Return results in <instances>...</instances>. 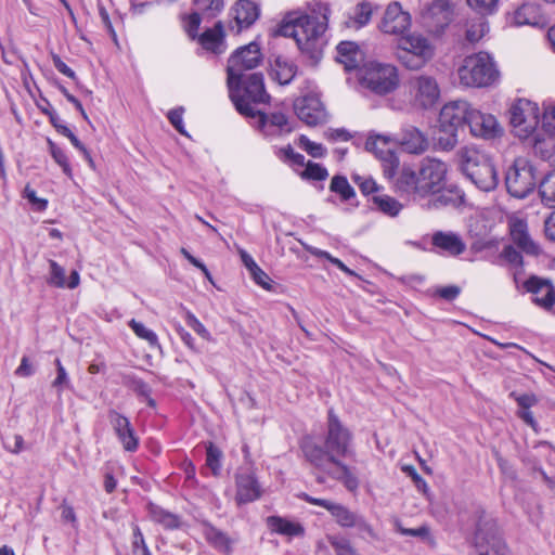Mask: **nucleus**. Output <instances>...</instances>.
I'll return each instance as SVG.
<instances>
[{"instance_id": "nucleus-12", "label": "nucleus", "mask_w": 555, "mask_h": 555, "mask_svg": "<svg viewBox=\"0 0 555 555\" xmlns=\"http://www.w3.org/2000/svg\"><path fill=\"white\" fill-rule=\"evenodd\" d=\"M411 103L415 107L430 108L440 96V89L437 80L427 75H418L411 78L408 82Z\"/></svg>"}, {"instance_id": "nucleus-15", "label": "nucleus", "mask_w": 555, "mask_h": 555, "mask_svg": "<svg viewBox=\"0 0 555 555\" xmlns=\"http://www.w3.org/2000/svg\"><path fill=\"white\" fill-rule=\"evenodd\" d=\"M411 26V15L402 10L399 2L388 4L379 28L384 34L403 36Z\"/></svg>"}, {"instance_id": "nucleus-25", "label": "nucleus", "mask_w": 555, "mask_h": 555, "mask_svg": "<svg viewBox=\"0 0 555 555\" xmlns=\"http://www.w3.org/2000/svg\"><path fill=\"white\" fill-rule=\"evenodd\" d=\"M233 13L236 24V34H240L244 28H248L257 21L260 10L258 5L250 0H238L233 8Z\"/></svg>"}, {"instance_id": "nucleus-50", "label": "nucleus", "mask_w": 555, "mask_h": 555, "mask_svg": "<svg viewBox=\"0 0 555 555\" xmlns=\"http://www.w3.org/2000/svg\"><path fill=\"white\" fill-rule=\"evenodd\" d=\"M195 2L208 17H215L224 7L223 0H195Z\"/></svg>"}, {"instance_id": "nucleus-51", "label": "nucleus", "mask_w": 555, "mask_h": 555, "mask_svg": "<svg viewBox=\"0 0 555 555\" xmlns=\"http://www.w3.org/2000/svg\"><path fill=\"white\" fill-rule=\"evenodd\" d=\"M186 324L203 339L207 341H211L212 337L208 330L205 327V325L190 311H188L186 317Z\"/></svg>"}, {"instance_id": "nucleus-2", "label": "nucleus", "mask_w": 555, "mask_h": 555, "mask_svg": "<svg viewBox=\"0 0 555 555\" xmlns=\"http://www.w3.org/2000/svg\"><path fill=\"white\" fill-rule=\"evenodd\" d=\"M309 13L289 16L280 27V34L293 37L302 52L315 53L319 41L327 29L330 8L326 3H309Z\"/></svg>"}, {"instance_id": "nucleus-55", "label": "nucleus", "mask_w": 555, "mask_h": 555, "mask_svg": "<svg viewBox=\"0 0 555 555\" xmlns=\"http://www.w3.org/2000/svg\"><path fill=\"white\" fill-rule=\"evenodd\" d=\"M499 0H467L468 5L481 14H491L496 9Z\"/></svg>"}, {"instance_id": "nucleus-5", "label": "nucleus", "mask_w": 555, "mask_h": 555, "mask_svg": "<svg viewBox=\"0 0 555 555\" xmlns=\"http://www.w3.org/2000/svg\"><path fill=\"white\" fill-rule=\"evenodd\" d=\"M459 78L466 87L485 88L499 80L500 72L489 53L478 52L464 59L459 68Z\"/></svg>"}, {"instance_id": "nucleus-38", "label": "nucleus", "mask_w": 555, "mask_h": 555, "mask_svg": "<svg viewBox=\"0 0 555 555\" xmlns=\"http://www.w3.org/2000/svg\"><path fill=\"white\" fill-rule=\"evenodd\" d=\"M514 23L518 26L539 24V10L534 4L519 7L513 16Z\"/></svg>"}, {"instance_id": "nucleus-13", "label": "nucleus", "mask_w": 555, "mask_h": 555, "mask_svg": "<svg viewBox=\"0 0 555 555\" xmlns=\"http://www.w3.org/2000/svg\"><path fill=\"white\" fill-rule=\"evenodd\" d=\"M262 54L256 42L238 48L228 61V77L243 78L245 72L251 70L260 65Z\"/></svg>"}, {"instance_id": "nucleus-3", "label": "nucleus", "mask_w": 555, "mask_h": 555, "mask_svg": "<svg viewBox=\"0 0 555 555\" xmlns=\"http://www.w3.org/2000/svg\"><path fill=\"white\" fill-rule=\"evenodd\" d=\"M229 95L237 112L246 117H256L253 104L267 103L270 95L263 83V76L259 73H249L243 78L228 77Z\"/></svg>"}, {"instance_id": "nucleus-9", "label": "nucleus", "mask_w": 555, "mask_h": 555, "mask_svg": "<svg viewBox=\"0 0 555 555\" xmlns=\"http://www.w3.org/2000/svg\"><path fill=\"white\" fill-rule=\"evenodd\" d=\"M473 545L477 555H512L499 534L496 522L485 516L477 522Z\"/></svg>"}, {"instance_id": "nucleus-33", "label": "nucleus", "mask_w": 555, "mask_h": 555, "mask_svg": "<svg viewBox=\"0 0 555 555\" xmlns=\"http://www.w3.org/2000/svg\"><path fill=\"white\" fill-rule=\"evenodd\" d=\"M386 146L387 141L382 137L369 139L365 143L367 151L373 152L377 157L389 164V168L385 169V171L390 173L391 170L398 167L399 160L389 149L385 150Z\"/></svg>"}, {"instance_id": "nucleus-52", "label": "nucleus", "mask_w": 555, "mask_h": 555, "mask_svg": "<svg viewBox=\"0 0 555 555\" xmlns=\"http://www.w3.org/2000/svg\"><path fill=\"white\" fill-rule=\"evenodd\" d=\"M542 127L546 132L555 133V102L544 104Z\"/></svg>"}, {"instance_id": "nucleus-22", "label": "nucleus", "mask_w": 555, "mask_h": 555, "mask_svg": "<svg viewBox=\"0 0 555 555\" xmlns=\"http://www.w3.org/2000/svg\"><path fill=\"white\" fill-rule=\"evenodd\" d=\"M509 234L513 243L525 254L538 256L541 253L540 246L531 238L528 232L527 222L522 219H513L509 222Z\"/></svg>"}, {"instance_id": "nucleus-17", "label": "nucleus", "mask_w": 555, "mask_h": 555, "mask_svg": "<svg viewBox=\"0 0 555 555\" xmlns=\"http://www.w3.org/2000/svg\"><path fill=\"white\" fill-rule=\"evenodd\" d=\"M258 117V128L267 138L283 137L294 130V126L288 117L280 112L264 114L256 112Z\"/></svg>"}, {"instance_id": "nucleus-64", "label": "nucleus", "mask_w": 555, "mask_h": 555, "mask_svg": "<svg viewBox=\"0 0 555 555\" xmlns=\"http://www.w3.org/2000/svg\"><path fill=\"white\" fill-rule=\"evenodd\" d=\"M201 21V15L198 13H192L186 18L185 30L192 39H195L197 36Z\"/></svg>"}, {"instance_id": "nucleus-41", "label": "nucleus", "mask_w": 555, "mask_h": 555, "mask_svg": "<svg viewBox=\"0 0 555 555\" xmlns=\"http://www.w3.org/2000/svg\"><path fill=\"white\" fill-rule=\"evenodd\" d=\"M129 327L140 338L145 340L150 347L159 348L158 337L155 332L147 328L143 323L131 319L128 323Z\"/></svg>"}, {"instance_id": "nucleus-21", "label": "nucleus", "mask_w": 555, "mask_h": 555, "mask_svg": "<svg viewBox=\"0 0 555 555\" xmlns=\"http://www.w3.org/2000/svg\"><path fill=\"white\" fill-rule=\"evenodd\" d=\"M401 149L414 155L425 153L429 147L427 135L414 126L404 127L398 138Z\"/></svg>"}, {"instance_id": "nucleus-23", "label": "nucleus", "mask_w": 555, "mask_h": 555, "mask_svg": "<svg viewBox=\"0 0 555 555\" xmlns=\"http://www.w3.org/2000/svg\"><path fill=\"white\" fill-rule=\"evenodd\" d=\"M525 287L534 295L533 301L546 310H552L555 304V288L552 284L537 276L530 278Z\"/></svg>"}, {"instance_id": "nucleus-10", "label": "nucleus", "mask_w": 555, "mask_h": 555, "mask_svg": "<svg viewBox=\"0 0 555 555\" xmlns=\"http://www.w3.org/2000/svg\"><path fill=\"white\" fill-rule=\"evenodd\" d=\"M507 192L516 198H525L535 188L534 169L526 158H516L505 177Z\"/></svg>"}, {"instance_id": "nucleus-24", "label": "nucleus", "mask_w": 555, "mask_h": 555, "mask_svg": "<svg viewBox=\"0 0 555 555\" xmlns=\"http://www.w3.org/2000/svg\"><path fill=\"white\" fill-rule=\"evenodd\" d=\"M431 244L435 248L449 256H459L466 249V244L462 237L454 232H435L431 236Z\"/></svg>"}, {"instance_id": "nucleus-58", "label": "nucleus", "mask_w": 555, "mask_h": 555, "mask_svg": "<svg viewBox=\"0 0 555 555\" xmlns=\"http://www.w3.org/2000/svg\"><path fill=\"white\" fill-rule=\"evenodd\" d=\"M183 113H184V108L178 107V108L169 111L167 117H168L170 124L175 127V129L179 133H181L183 135H188V133L184 129V125H183Z\"/></svg>"}, {"instance_id": "nucleus-18", "label": "nucleus", "mask_w": 555, "mask_h": 555, "mask_svg": "<svg viewBox=\"0 0 555 555\" xmlns=\"http://www.w3.org/2000/svg\"><path fill=\"white\" fill-rule=\"evenodd\" d=\"M309 461L324 462V470L332 477L341 480L348 490L354 491L359 487L358 479L349 468L336 461L331 453H309Z\"/></svg>"}, {"instance_id": "nucleus-39", "label": "nucleus", "mask_w": 555, "mask_h": 555, "mask_svg": "<svg viewBox=\"0 0 555 555\" xmlns=\"http://www.w3.org/2000/svg\"><path fill=\"white\" fill-rule=\"evenodd\" d=\"M331 515L335 518L336 522L344 528H352L359 517L356 513L351 512L347 506L335 503L331 508Z\"/></svg>"}, {"instance_id": "nucleus-29", "label": "nucleus", "mask_w": 555, "mask_h": 555, "mask_svg": "<svg viewBox=\"0 0 555 555\" xmlns=\"http://www.w3.org/2000/svg\"><path fill=\"white\" fill-rule=\"evenodd\" d=\"M111 422L126 451H132L138 447L137 438L130 427L127 417L114 412L111 414Z\"/></svg>"}, {"instance_id": "nucleus-14", "label": "nucleus", "mask_w": 555, "mask_h": 555, "mask_svg": "<svg viewBox=\"0 0 555 555\" xmlns=\"http://www.w3.org/2000/svg\"><path fill=\"white\" fill-rule=\"evenodd\" d=\"M469 131L472 135L483 140H494L503 135V127L492 114L483 113L477 108H472L468 115Z\"/></svg>"}, {"instance_id": "nucleus-20", "label": "nucleus", "mask_w": 555, "mask_h": 555, "mask_svg": "<svg viewBox=\"0 0 555 555\" xmlns=\"http://www.w3.org/2000/svg\"><path fill=\"white\" fill-rule=\"evenodd\" d=\"M235 485V501L240 505L251 503L262 495V488L251 472L237 474Z\"/></svg>"}, {"instance_id": "nucleus-49", "label": "nucleus", "mask_w": 555, "mask_h": 555, "mask_svg": "<svg viewBox=\"0 0 555 555\" xmlns=\"http://www.w3.org/2000/svg\"><path fill=\"white\" fill-rule=\"evenodd\" d=\"M352 180L364 195L377 193L380 189L372 177L353 175Z\"/></svg>"}, {"instance_id": "nucleus-32", "label": "nucleus", "mask_w": 555, "mask_h": 555, "mask_svg": "<svg viewBox=\"0 0 555 555\" xmlns=\"http://www.w3.org/2000/svg\"><path fill=\"white\" fill-rule=\"evenodd\" d=\"M204 535L207 542L218 552L225 555L232 554L234 541L225 532L209 525L205 527Z\"/></svg>"}, {"instance_id": "nucleus-4", "label": "nucleus", "mask_w": 555, "mask_h": 555, "mask_svg": "<svg viewBox=\"0 0 555 555\" xmlns=\"http://www.w3.org/2000/svg\"><path fill=\"white\" fill-rule=\"evenodd\" d=\"M461 168L464 175L481 191L489 192L498 185V172L492 162L474 147L459 151Z\"/></svg>"}, {"instance_id": "nucleus-57", "label": "nucleus", "mask_w": 555, "mask_h": 555, "mask_svg": "<svg viewBox=\"0 0 555 555\" xmlns=\"http://www.w3.org/2000/svg\"><path fill=\"white\" fill-rule=\"evenodd\" d=\"M402 470L412 478L417 490L429 498V488L426 481L417 474L416 469L413 466L405 465L402 467Z\"/></svg>"}, {"instance_id": "nucleus-34", "label": "nucleus", "mask_w": 555, "mask_h": 555, "mask_svg": "<svg viewBox=\"0 0 555 555\" xmlns=\"http://www.w3.org/2000/svg\"><path fill=\"white\" fill-rule=\"evenodd\" d=\"M147 511L151 519L167 530L178 529L181 526L180 517L159 505L150 503Z\"/></svg>"}, {"instance_id": "nucleus-62", "label": "nucleus", "mask_w": 555, "mask_h": 555, "mask_svg": "<svg viewBox=\"0 0 555 555\" xmlns=\"http://www.w3.org/2000/svg\"><path fill=\"white\" fill-rule=\"evenodd\" d=\"M511 397H513L516 400L520 408L519 410H528L531 406L535 405L539 401L537 396L533 393L516 395L515 392H512Z\"/></svg>"}, {"instance_id": "nucleus-19", "label": "nucleus", "mask_w": 555, "mask_h": 555, "mask_svg": "<svg viewBox=\"0 0 555 555\" xmlns=\"http://www.w3.org/2000/svg\"><path fill=\"white\" fill-rule=\"evenodd\" d=\"M350 441V431L341 424L334 410L330 409L327 417V448L336 451H347Z\"/></svg>"}, {"instance_id": "nucleus-37", "label": "nucleus", "mask_w": 555, "mask_h": 555, "mask_svg": "<svg viewBox=\"0 0 555 555\" xmlns=\"http://www.w3.org/2000/svg\"><path fill=\"white\" fill-rule=\"evenodd\" d=\"M296 75V67L293 63L285 60L276 59L272 68V78L280 85L289 83Z\"/></svg>"}, {"instance_id": "nucleus-36", "label": "nucleus", "mask_w": 555, "mask_h": 555, "mask_svg": "<svg viewBox=\"0 0 555 555\" xmlns=\"http://www.w3.org/2000/svg\"><path fill=\"white\" fill-rule=\"evenodd\" d=\"M372 202L380 212L389 217H397L403 208L399 201L387 194H374Z\"/></svg>"}, {"instance_id": "nucleus-48", "label": "nucleus", "mask_w": 555, "mask_h": 555, "mask_svg": "<svg viewBox=\"0 0 555 555\" xmlns=\"http://www.w3.org/2000/svg\"><path fill=\"white\" fill-rule=\"evenodd\" d=\"M48 144L50 147L51 156L53 157L55 163L62 167L63 172L66 176L70 177L72 168H70V165L68 163V158H67L65 152L61 147H59L55 143H53L51 140H48Z\"/></svg>"}, {"instance_id": "nucleus-6", "label": "nucleus", "mask_w": 555, "mask_h": 555, "mask_svg": "<svg viewBox=\"0 0 555 555\" xmlns=\"http://www.w3.org/2000/svg\"><path fill=\"white\" fill-rule=\"evenodd\" d=\"M472 106L466 101H451L442 106L439 114V128L447 134L439 138V145L446 150H452L457 143V130L464 124H468Z\"/></svg>"}, {"instance_id": "nucleus-40", "label": "nucleus", "mask_w": 555, "mask_h": 555, "mask_svg": "<svg viewBox=\"0 0 555 555\" xmlns=\"http://www.w3.org/2000/svg\"><path fill=\"white\" fill-rule=\"evenodd\" d=\"M488 31V22L483 16H478L467 23L466 39L469 42H478Z\"/></svg>"}, {"instance_id": "nucleus-42", "label": "nucleus", "mask_w": 555, "mask_h": 555, "mask_svg": "<svg viewBox=\"0 0 555 555\" xmlns=\"http://www.w3.org/2000/svg\"><path fill=\"white\" fill-rule=\"evenodd\" d=\"M539 192L543 203L550 206L555 205V170L541 181Z\"/></svg>"}, {"instance_id": "nucleus-63", "label": "nucleus", "mask_w": 555, "mask_h": 555, "mask_svg": "<svg viewBox=\"0 0 555 555\" xmlns=\"http://www.w3.org/2000/svg\"><path fill=\"white\" fill-rule=\"evenodd\" d=\"M133 389L138 396L143 397L150 406H155V401L151 398V388L143 380H134Z\"/></svg>"}, {"instance_id": "nucleus-30", "label": "nucleus", "mask_w": 555, "mask_h": 555, "mask_svg": "<svg viewBox=\"0 0 555 555\" xmlns=\"http://www.w3.org/2000/svg\"><path fill=\"white\" fill-rule=\"evenodd\" d=\"M49 266H50V276L47 280L49 285L59 287V288L67 287L69 289H74L79 285L80 276L76 270H74L70 273L69 280L66 281L65 270L62 266H60L54 260H49Z\"/></svg>"}, {"instance_id": "nucleus-27", "label": "nucleus", "mask_w": 555, "mask_h": 555, "mask_svg": "<svg viewBox=\"0 0 555 555\" xmlns=\"http://www.w3.org/2000/svg\"><path fill=\"white\" fill-rule=\"evenodd\" d=\"M532 149L543 160L555 163V133L543 131L534 132Z\"/></svg>"}, {"instance_id": "nucleus-44", "label": "nucleus", "mask_w": 555, "mask_h": 555, "mask_svg": "<svg viewBox=\"0 0 555 555\" xmlns=\"http://www.w3.org/2000/svg\"><path fill=\"white\" fill-rule=\"evenodd\" d=\"M275 155L283 163L288 164L289 166H304L305 165V156L294 151L292 145H286L280 147L275 151Z\"/></svg>"}, {"instance_id": "nucleus-26", "label": "nucleus", "mask_w": 555, "mask_h": 555, "mask_svg": "<svg viewBox=\"0 0 555 555\" xmlns=\"http://www.w3.org/2000/svg\"><path fill=\"white\" fill-rule=\"evenodd\" d=\"M266 525L271 533L288 538L302 537L305 534V528L300 522L276 515L267 517Z\"/></svg>"}, {"instance_id": "nucleus-59", "label": "nucleus", "mask_w": 555, "mask_h": 555, "mask_svg": "<svg viewBox=\"0 0 555 555\" xmlns=\"http://www.w3.org/2000/svg\"><path fill=\"white\" fill-rule=\"evenodd\" d=\"M55 365L57 370V376L53 380L52 386L57 389L59 392L63 390L64 387L69 385V378L65 367L62 365L60 359L55 360Z\"/></svg>"}, {"instance_id": "nucleus-8", "label": "nucleus", "mask_w": 555, "mask_h": 555, "mask_svg": "<svg viewBox=\"0 0 555 555\" xmlns=\"http://www.w3.org/2000/svg\"><path fill=\"white\" fill-rule=\"evenodd\" d=\"M435 53L431 41L421 34H410L399 39L397 59L409 69L423 67Z\"/></svg>"}, {"instance_id": "nucleus-46", "label": "nucleus", "mask_w": 555, "mask_h": 555, "mask_svg": "<svg viewBox=\"0 0 555 555\" xmlns=\"http://www.w3.org/2000/svg\"><path fill=\"white\" fill-rule=\"evenodd\" d=\"M373 5L367 1L359 3L354 11L353 24L356 27H362L366 25L372 16Z\"/></svg>"}, {"instance_id": "nucleus-11", "label": "nucleus", "mask_w": 555, "mask_h": 555, "mask_svg": "<svg viewBox=\"0 0 555 555\" xmlns=\"http://www.w3.org/2000/svg\"><path fill=\"white\" fill-rule=\"evenodd\" d=\"M509 122L515 134L528 139L537 131L539 124V107L527 99L517 100L509 109Z\"/></svg>"}, {"instance_id": "nucleus-35", "label": "nucleus", "mask_w": 555, "mask_h": 555, "mask_svg": "<svg viewBox=\"0 0 555 555\" xmlns=\"http://www.w3.org/2000/svg\"><path fill=\"white\" fill-rule=\"evenodd\" d=\"M428 15L436 21L437 30L443 29L452 20V10L447 0H435Z\"/></svg>"}, {"instance_id": "nucleus-1", "label": "nucleus", "mask_w": 555, "mask_h": 555, "mask_svg": "<svg viewBox=\"0 0 555 555\" xmlns=\"http://www.w3.org/2000/svg\"><path fill=\"white\" fill-rule=\"evenodd\" d=\"M447 173L448 165L444 162L426 157L417 170L403 167L395 180V189L413 199H423L438 194L444 188Z\"/></svg>"}, {"instance_id": "nucleus-54", "label": "nucleus", "mask_w": 555, "mask_h": 555, "mask_svg": "<svg viewBox=\"0 0 555 555\" xmlns=\"http://www.w3.org/2000/svg\"><path fill=\"white\" fill-rule=\"evenodd\" d=\"M300 146L312 157H323L326 150L322 144L309 140L306 135L299 138Z\"/></svg>"}, {"instance_id": "nucleus-43", "label": "nucleus", "mask_w": 555, "mask_h": 555, "mask_svg": "<svg viewBox=\"0 0 555 555\" xmlns=\"http://www.w3.org/2000/svg\"><path fill=\"white\" fill-rule=\"evenodd\" d=\"M330 190L340 195L343 201H349L356 193L346 177L335 176L332 179Z\"/></svg>"}, {"instance_id": "nucleus-16", "label": "nucleus", "mask_w": 555, "mask_h": 555, "mask_svg": "<svg viewBox=\"0 0 555 555\" xmlns=\"http://www.w3.org/2000/svg\"><path fill=\"white\" fill-rule=\"evenodd\" d=\"M294 108L298 118L309 126L319 125L326 119L324 105L315 94L297 99Z\"/></svg>"}, {"instance_id": "nucleus-53", "label": "nucleus", "mask_w": 555, "mask_h": 555, "mask_svg": "<svg viewBox=\"0 0 555 555\" xmlns=\"http://www.w3.org/2000/svg\"><path fill=\"white\" fill-rule=\"evenodd\" d=\"M501 257L514 268H521L524 264L521 254L512 245L504 246Z\"/></svg>"}, {"instance_id": "nucleus-60", "label": "nucleus", "mask_w": 555, "mask_h": 555, "mask_svg": "<svg viewBox=\"0 0 555 555\" xmlns=\"http://www.w3.org/2000/svg\"><path fill=\"white\" fill-rule=\"evenodd\" d=\"M206 467L209 468L214 476L221 474L223 454L224 453H206Z\"/></svg>"}, {"instance_id": "nucleus-31", "label": "nucleus", "mask_w": 555, "mask_h": 555, "mask_svg": "<svg viewBox=\"0 0 555 555\" xmlns=\"http://www.w3.org/2000/svg\"><path fill=\"white\" fill-rule=\"evenodd\" d=\"M336 50V60L344 64L347 70L359 69L361 67L362 52L354 42L343 41L337 46Z\"/></svg>"}, {"instance_id": "nucleus-56", "label": "nucleus", "mask_w": 555, "mask_h": 555, "mask_svg": "<svg viewBox=\"0 0 555 555\" xmlns=\"http://www.w3.org/2000/svg\"><path fill=\"white\" fill-rule=\"evenodd\" d=\"M62 134L65 135L66 138L69 139V141L72 142V144L77 149L79 150L85 158L87 159V162L89 163V165L94 168V162L89 153V151L86 149V146L79 141V139L73 133V131L69 129V128H63L62 129Z\"/></svg>"}, {"instance_id": "nucleus-28", "label": "nucleus", "mask_w": 555, "mask_h": 555, "mask_svg": "<svg viewBox=\"0 0 555 555\" xmlns=\"http://www.w3.org/2000/svg\"><path fill=\"white\" fill-rule=\"evenodd\" d=\"M202 47L215 54L224 52V29L222 22H217L212 28L205 30L198 38Z\"/></svg>"}, {"instance_id": "nucleus-61", "label": "nucleus", "mask_w": 555, "mask_h": 555, "mask_svg": "<svg viewBox=\"0 0 555 555\" xmlns=\"http://www.w3.org/2000/svg\"><path fill=\"white\" fill-rule=\"evenodd\" d=\"M250 275L256 284L262 288L270 291L272 288V280L270 276L259 268V266L250 272Z\"/></svg>"}, {"instance_id": "nucleus-7", "label": "nucleus", "mask_w": 555, "mask_h": 555, "mask_svg": "<svg viewBox=\"0 0 555 555\" xmlns=\"http://www.w3.org/2000/svg\"><path fill=\"white\" fill-rule=\"evenodd\" d=\"M358 79L362 87L384 95L397 89L399 75L391 64L369 62L358 69Z\"/></svg>"}, {"instance_id": "nucleus-47", "label": "nucleus", "mask_w": 555, "mask_h": 555, "mask_svg": "<svg viewBox=\"0 0 555 555\" xmlns=\"http://www.w3.org/2000/svg\"><path fill=\"white\" fill-rule=\"evenodd\" d=\"M328 172L325 167L320 164L308 162L306 169L301 172V178L307 180L323 181L327 178Z\"/></svg>"}, {"instance_id": "nucleus-45", "label": "nucleus", "mask_w": 555, "mask_h": 555, "mask_svg": "<svg viewBox=\"0 0 555 555\" xmlns=\"http://www.w3.org/2000/svg\"><path fill=\"white\" fill-rule=\"evenodd\" d=\"M327 541L335 550L336 555H359L350 541L343 537L328 535Z\"/></svg>"}]
</instances>
